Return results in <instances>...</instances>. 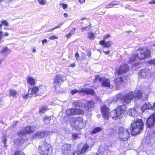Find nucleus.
<instances>
[{
	"mask_svg": "<svg viewBox=\"0 0 155 155\" xmlns=\"http://www.w3.org/2000/svg\"><path fill=\"white\" fill-rule=\"evenodd\" d=\"M149 64L155 65V59L150 61H149Z\"/></svg>",
	"mask_w": 155,
	"mask_h": 155,
	"instance_id": "50",
	"label": "nucleus"
},
{
	"mask_svg": "<svg viewBox=\"0 0 155 155\" xmlns=\"http://www.w3.org/2000/svg\"><path fill=\"white\" fill-rule=\"evenodd\" d=\"M115 85L116 89L119 90L123 85V80L121 77H119L115 80Z\"/></svg>",
	"mask_w": 155,
	"mask_h": 155,
	"instance_id": "22",
	"label": "nucleus"
},
{
	"mask_svg": "<svg viewBox=\"0 0 155 155\" xmlns=\"http://www.w3.org/2000/svg\"><path fill=\"white\" fill-rule=\"evenodd\" d=\"M137 52L139 58V60L147 58L150 55V51L146 47L139 48L137 50Z\"/></svg>",
	"mask_w": 155,
	"mask_h": 155,
	"instance_id": "7",
	"label": "nucleus"
},
{
	"mask_svg": "<svg viewBox=\"0 0 155 155\" xmlns=\"http://www.w3.org/2000/svg\"><path fill=\"white\" fill-rule=\"evenodd\" d=\"M147 125L149 128L155 127V113L152 114L149 117L147 120Z\"/></svg>",
	"mask_w": 155,
	"mask_h": 155,
	"instance_id": "13",
	"label": "nucleus"
},
{
	"mask_svg": "<svg viewBox=\"0 0 155 155\" xmlns=\"http://www.w3.org/2000/svg\"><path fill=\"white\" fill-rule=\"evenodd\" d=\"M75 65V64L74 63L71 64H70V67H74Z\"/></svg>",
	"mask_w": 155,
	"mask_h": 155,
	"instance_id": "59",
	"label": "nucleus"
},
{
	"mask_svg": "<svg viewBox=\"0 0 155 155\" xmlns=\"http://www.w3.org/2000/svg\"><path fill=\"white\" fill-rule=\"evenodd\" d=\"M83 110L77 108L69 109L66 111V114L68 115L77 114H82L84 113Z\"/></svg>",
	"mask_w": 155,
	"mask_h": 155,
	"instance_id": "10",
	"label": "nucleus"
},
{
	"mask_svg": "<svg viewBox=\"0 0 155 155\" xmlns=\"http://www.w3.org/2000/svg\"><path fill=\"white\" fill-rule=\"evenodd\" d=\"M128 70V67L127 64H124L121 65L117 70L116 73L117 74L121 75L126 73Z\"/></svg>",
	"mask_w": 155,
	"mask_h": 155,
	"instance_id": "16",
	"label": "nucleus"
},
{
	"mask_svg": "<svg viewBox=\"0 0 155 155\" xmlns=\"http://www.w3.org/2000/svg\"><path fill=\"white\" fill-rule=\"evenodd\" d=\"M71 144L65 143L62 146V152L64 155H70L71 153Z\"/></svg>",
	"mask_w": 155,
	"mask_h": 155,
	"instance_id": "17",
	"label": "nucleus"
},
{
	"mask_svg": "<svg viewBox=\"0 0 155 155\" xmlns=\"http://www.w3.org/2000/svg\"><path fill=\"white\" fill-rule=\"evenodd\" d=\"M70 123L73 127L78 130H81L86 125V124L84 122L83 118L81 117H73L71 120Z\"/></svg>",
	"mask_w": 155,
	"mask_h": 155,
	"instance_id": "3",
	"label": "nucleus"
},
{
	"mask_svg": "<svg viewBox=\"0 0 155 155\" xmlns=\"http://www.w3.org/2000/svg\"><path fill=\"white\" fill-rule=\"evenodd\" d=\"M51 132L48 131H37L35 134L32 135L33 139L37 138H43L51 135Z\"/></svg>",
	"mask_w": 155,
	"mask_h": 155,
	"instance_id": "9",
	"label": "nucleus"
},
{
	"mask_svg": "<svg viewBox=\"0 0 155 155\" xmlns=\"http://www.w3.org/2000/svg\"><path fill=\"white\" fill-rule=\"evenodd\" d=\"M102 78H101L99 76L97 75L95 76V80L98 81L99 82H101Z\"/></svg>",
	"mask_w": 155,
	"mask_h": 155,
	"instance_id": "45",
	"label": "nucleus"
},
{
	"mask_svg": "<svg viewBox=\"0 0 155 155\" xmlns=\"http://www.w3.org/2000/svg\"><path fill=\"white\" fill-rule=\"evenodd\" d=\"M14 155H25V154L22 152L18 151L15 152Z\"/></svg>",
	"mask_w": 155,
	"mask_h": 155,
	"instance_id": "44",
	"label": "nucleus"
},
{
	"mask_svg": "<svg viewBox=\"0 0 155 155\" xmlns=\"http://www.w3.org/2000/svg\"><path fill=\"white\" fill-rule=\"evenodd\" d=\"M3 25L7 26H8V23L7 20L3 21L0 24V27H1Z\"/></svg>",
	"mask_w": 155,
	"mask_h": 155,
	"instance_id": "40",
	"label": "nucleus"
},
{
	"mask_svg": "<svg viewBox=\"0 0 155 155\" xmlns=\"http://www.w3.org/2000/svg\"><path fill=\"white\" fill-rule=\"evenodd\" d=\"M53 30H54L53 28H49L48 29V30L46 31V32H50L51 31H52Z\"/></svg>",
	"mask_w": 155,
	"mask_h": 155,
	"instance_id": "53",
	"label": "nucleus"
},
{
	"mask_svg": "<svg viewBox=\"0 0 155 155\" xmlns=\"http://www.w3.org/2000/svg\"><path fill=\"white\" fill-rule=\"evenodd\" d=\"M27 81L28 83L31 85L35 84V79L33 78L30 76H29L28 77Z\"/></svg>",
	"mask_w": 155,
	"mask_h": 155,
	"instance_id": "31",
	"label": "nucleus"
},
{
	"mask_svg": "<svg viewBox=\"0 0 155 155\" xmlns=\"http://www.w3.org/2000/svg\"><path fill=\"white\" fill-rule=\"evenodd\" d=\"M60 5H61L62 6L63 8L64 9L68 7V5H67L64 4L63 3H62L61 4H60Z\"/></svg>",
	"mask_w": 155,
	"mask_h": 155,
	"instance_id": "49",
	"label": "nucleus"
},
{
	"mask_svg": "<svg viewBox=\"0 0 155 155\" xmlns=\"http://www.w3.org/2000/svg\"><path fill=\"white\" fill-rule=\"evenodd\" d=\"M51 118L49 117H44V121L45 123L48 124L49 123L51 120Z\"/></svg>",
	"mask_w": 155,
	"mask_h": 155,
	"instance_id": "39",
	"label": "nucleus"
},
{
	"mask_svg": "<svg viewBox=\"0 0 155 155\" xmlns=\"http://www.w3.org/2000/svg\"><path fill=\"white\" fill-rule=\"evenodd\" d=\"M36 127L35 126L28 127L21 130L18 133L20 136L24 135L27 133H30L35 131Z\"/></svg>",
	"mask_w": 155,
	"mask_h": 155,
	"instance_id": "15",
	"label": "nucleus"
},
{
	"mask_svg": "<svg viewBox=\"0 0 155 155\" xmlns=\"http://www.w3.org/2000/svg\"><path fill=\"white\" fill-rule=\"evenodd\" d=\"M9 35V34L7 32H5L4 34V35L5 36H8Z\"/></svg>",
	"mask_w": 155,
	"mask_h": 155,
	"instance_id": "63",
	"label": "nucleus"
},
{
	"mask_svg": "<svg viewBox=\"0 0 155 155\" xmlns=\"http://www.w3.org/2000/svg\"><path fill=\"white\" fill-rule=\"evenodd\" d=\"M64 80L63 76L61 74H58L55 76L53 82L54 87L55 90L59 87L61 84Z\"/></svg>",
	"mask_w": 155,
	"mask_h": 155,
	"instance_id": "8",
	"label": "nucleus"
},
{
	"mask_svg": "<svg viewBox=\"0 0 155 155\" xmlns=\"http://www.w3.org/2000/svg\"><path fill=\"white\" fill-rule=\"evenodd\" d=\"M87 35L88 38L91 40H94L95 38V34L92 31L88 32Z\"/></svg>",
	"mask_w": 155,
	"mask_h": 155,
	"instance_id": "33",
	"label": "nucleus"
},
{
	"mask_svg": "<svg viewBox=\"0 0 155 155\" xmlns=\"http://www.w3.org/2000/svg\"><path fill=\"white\" fill-rule=\"evenodd\" d=\"M101 85L103 86L110 87V80L107 78H102Z\"/></svg>",
	"mask_w": 155,
	"mask_h": 155,
	"instance_id": "26",
	"label": "nucleus"
},
{
	"mask_svg": "<svg viewBox=\"0 0 155 155\" xmlns=\"http://www.w3.org/2000/svg\"><path fill=\"white\" fill-rule=\"evenodd\" d=\"M140 78H149L151 76L152 74L150 70L145 69L140 71L138 73Z\"/></svg>",
	"mask_w": 155,
	"mask_h": 155,
	"instance_id": "14",
	"label": "nucleus"
},
{
	"mask_svg": "<svg viewBox=\"0 0 155 155\" xmlns=\"http://www.w3.org/2000/svg\"><path fill=\"white\" fill-rule=\"evenodd\" d=\"M102 130V128L100 127H97L95 128L93 130L92 133L93 134H95L98 132L101 131Z\"/></svg>",
	"mask_w": 155,
	"mask_h": 155,
	"instance_id": "38",
	"label": "nucleus"
},
{
	"mask_svg": "<svg viewBox=\"0 0 155 155\" xmlns=\"http://www.w3.org/2000/svg\"><path fill=\"white\" fill-rule=\"evenodd\" d=\"M104 52L106 54H108L110 53V51H104Z\"/></svg>",
	"mask_w": 155,
	"mask_h": 155,
	"instance_id": "54",
	"label": "nucleus"
},
{
	"mask_svg": "<svg viewBox=\"0 0 155 155\" xmlns=\"http://www.w3.org/2000/svg\"><path fill=\"white\" fill-rule=\"evenodd\" d=\"M94 106V102L92 101L87 102L85 105L84 108L86 110L91 111V108Z\"/></svg>",
	"mask_w": 155,
	"mask_h": 155,
	"instance_id": "25",
	"label": "nucleus"
},
{
	"mask_svg": "<svg viewBox=\"0 0 155 155\" xmlns=\"http://www.w3.org/2000/svg\"><path fill=\"white\" fill-rule=\"evenodd\" d=\"M9 95L17 97L18 95V92L14 89H10L9 90Z\"/></svg>",
	"mask_w": 155,
	"mask_h": 155,
	"instance_id": "28",
	"label": "nucleus"
},
{
	"mask_svg": "<svg viewBox=\"0 0 155 155\" xmlns=\"http://www.w3.org/2000/svg\"><path fill=\"white\" fill-rule=\"evenodd\" d=\"M36 51V50H35V48H33L32 49V52L34 53Z\"/></svg>",
	"mask_w": 155,
	"mask_h": 155,
	"instance_id": "61",
	"label": "nucleus"
},
{
	"mask_svg": "<svg viewBox=\"0 0 155 155\" xmlns=\"http://www.w3.org/2000/svg\"><path fill=\"white\" fill-rule=\"evenodd\" d=\"M135 98L139 99L142 98L143 100H146L148 98V96L140 91L136 90L134 93L133 92H130L123 96L122 101L127 104H128Z\"/></svg>",
	"mask_w": 155,
	"mask_h": 155,
	"instance_id": "1",
	"label": "nucleus"
},
{
	"mask_svg": "<svg viewBox=\"0 0 155 155\" xmlns=\"http://www.w3.org/2000/svg\"><path fill=\"white\" fill-rule=\"evenodd\" d=\"M18 122V121H15L13 123V125L12 126V127L13 126V127L14 126H16Z\"/></svg>",
	"mask_w": 155,
	"mask_h": 155,
	"instance_id": "55",
	"label": "nucleus"
},
{
	"mask_svg": "<svg viewBox=\"0 0 155 155\" xmlns=\"http://www.w3.org/2000/svg\"><path fill=\"white\" fill-rule=\"evenodd\" d=\"M58 37L55 35H52L49 37V39L51 40H54L55 39H58Z\"/></svg>",
	"mask_w": 155,
	"mask_h": 155,
	"instance_id": "48",
	"label": "nucleus"
},
{
	"mask_svg": "<svg viewBox=\"0 0 155 155\" xmlns=\"http://www.w3.org/2000/svg\"><path fill=\"white\" fill-rule=\"evenodd\" d=\"M82 91V88L79 90L75 89L72 90L71 91V93L72 95H74L77 93H78L80 94H82V92H81Z\"/></svg>",
	"mask_w": 155,
	"mask_h": 155,
	"instance_id": "34",
	"label": "nucleus"
},
{
	"mask_svg": "<svg viewBox=\"0 0 155 155\" xmlns=\"http://www.w3.org/2000/svg\"><path fill=\"white\" fill-rule=\"evenodd\" d=\"M99 43L100 45L103 46L104 47L107 48L110 47L113 44L112 41H109L107 42H106L105 40L101 41Z\"/></svg>",
	"mask_w": 155,
	"mask_h": 155,
	"instance_id": "23",
	"label": "nucleus"
},
{
	"mask_svg": "<svg viewBox=\"0 0 155 155\" xmlns=\"http://www.w3.org/2000/svg\"><path fill=\"white\" fill-rule=\"evenodd\" d=\"M47 42V40L46 39H45L43 40L42 41V45H44V44L45 43H46Z\"/></svg>",
	"mask_w": 155,
	"mask_h": 155,
	"instance_id": "52",
	"label": "nucleus"
},
{
	"mask_svg": "<svg viewBox=\"0 0 155 155\" xmlns=\"http://www.w3.org/2000/svg\"><path fill=\"white\" fill-rule=\"evenodd\" d=\"M60 28V27H59V26H58L55 27L53 28V30H54V29H56L57 28Z\"/></svg>",
	"mask_w": 155,
	"mask_h": 155,
	"instance_id": "64",
	"label": "nucleus"
},
{
	"mask_svg": "<svg viewBox=\"0 0 155 155\" xmlns=\"http://www.w3.org/2000/svg\"><path fill=\"white\" fill-rule=\"evenodd\" d=\"M38 150L41 155H48L52 152L51 146L46 141H43L39 147Z\"/></svg>",
	"mask_w": 155,
	"mask_h": 155,
	"instance_id": "5",
	"label": "nucleus"
},
{
	"mask_svg": "<svg viewBox=\"0 0 155 155\" xmlns=\"http://www.w3.org/2000/svg\"><path fill=\"white\" fill-rule=\"evenodd\" d=\"M2 39V33L0 31V43L3 42V40Z\"/></svg>",
	"mask_w": 155,
	"mask_h": 155,
	"instance_id": "47",
	"label": "nucleus"
},
{
	"mask_svg": "<svg viewBox=\"0 0 155 155\" xmlns=\"http://www.w3.org/2000/svg\"><path fill=\"white\" fill-rule=\"evenodd\" d=\"M143 127V123L141 119H135L132 122L130 127L131 133L135 135L140 133Z\"/></svg>",
	"mask_w": 155,
	"mask_h": 155,
	"instance_id": "2",
	"label": "nucleus"
},
{
	"mask_svg": "<svg viewBox=\"0 0 155 155\" xmlns=\"http://www.w3.org/2000/svg\"><path fill=\"white\" fill-rule=\"evenodd\" d=\"M91 25H89L87 26L86 27H83L81 28V31L82 32H84L85 31H87L89 30L91 27Z\"/></svg>",
	"mask_w": 155,
	"mask_h": 155,
	"instance_id": "36",
	"label": "nucleus"
},
{
	"mask_svg": "<svg viewBox=\"0 0 155 155\" xmlns=\"http://www.w3.org/2000/svg\"><path fill=\"white\" fill-rule=\"evenodd\" d=\"M75 57L76 59L78 58L79 57V54H78V53H77L75 54Z\"/></svg>",
	"mask_w": 155,
	"mask_h": 155,
	"instance_id": "57",
	"label": "nucleus"
},
{
	"mask_svg": "<svg viewBox=\"0 0 155 155\" xmlns=\"http://www.w3.org/2000/svg\"><path fill=\"white\" fill-rule=\"evenodd\" d=\"M80 134H79L74 133L72 134V137L74 140L77 139L80 137Z\"/></svg>",
	"mask_w": 155,
	"mask_h": 155,
	"instance_id": "37",
	"label": "nucleus"
},
{
	"mask_svg": "<svg viewBox=\"0 0 155 155\" xmlns=\"http://www.w3.org/2000/svg\"><path fill=\"white\" fill-rule=\"evenodd\" d=\"M11 50L8 48L7 47L4 48L0 51V53L2 54H4V53L8 54L10 52Z\"/></svg>",
	"mask_w": 155,
	"mask_h": 155,
	"instance_id": "32",
	"label": "nucleus"
},
{
	"mask_svg": "<svg viewBox=\"0 0 155 155\" xmlns=\"http://www.w3.org/2000/svg\"><path fill=\"white\" fill-rule=\"evenodd\" d=\"M31 95H29L28 94H26L23 96V97L24 99H27L31 97Z\"/></svg>",
	"mask_w": 155,
	"mask_h": 155,
	"instance_id": "46",
	"label": "nucleus"
},
{
	"mask_svg": "<svg viewBox=\"0 0 155 155\" xmlns=\"http://www.w3.org/2000/svg\"><path fill=\"white\" fill-rule=\"evenodd\" d=\"M113 4L110 5H109L108 7H107V8H110L112 7L113 6Z\"/></svg>",
	"mask_w": 155,
	"mask_h": 155,
	"instance_id": "62",
	"label": "nucleus"
},
{
	"mask_svg": "<svg viewBox=\"0 0 155 155\" xmlns=\"http://www.w3.org/2000/svg\"><path fill=\"white\" fill-rule=\"evenodd\" d=\"M39 91V88L38 87L34 86L28 89V94L30 95L36 96L38 95Z\"/></svg>",
	"mask_w": 155,
	"mask_h": 155,
	"instance_id": "19",
	"label": "nucleus"
},
{
	"mask_svg": "<svg viewBox=\"0 0 155 155\" xmlns=\"http://www.w3.org/2000/svg\"><path fill=\"white\" fill-rule=\"evenodd\" d=\"M117 112V119H120L122 118L124 114V113L126 110V108L124 105L119 106L115 109Z\"/></svg>",
	"mask_w": 155,
	"mask_h": 155,
	"instance_id": "11",
	"label": "nucleus"
},
{
	"mask_svg": "<svg viewBox=\"0 0 155 155\" xmlns=\"http://www.w3.org/2000/svg\"><path fill=\"white\" fill-rule=\"evenodd\" d=\"M7 141V139L6 137L5 136L3 137L2 141L4 143V146L5 147H6L7 146V145L6 144Z\"/></svg>",
	"mask_w": 155,
	"mask_h": 155,
	"instance_id": "43",
	"label": "nucleus"
},
{
	"mask_svg": "<svg viewBox=\"0 0 155 155\" xmlns=\"http://www.w3.org/2000/svg\"><path fill=\"white\" fill-rule=\"evenodd\" d=\"M128 114L130 116L134 117H137L139 115L137 110L134 108L130 109L128 112Z\"/></svg>",
	"mask_w": 155,
	"mask_h": 155,
	"instance_id": "24",
	"label": "nucleus"
},
{
	"mask_svg": "<svg viewBox=\"0 0 155 155\" xmlns=\"http://www.w3.org/2000/svg\"><path fill=\"white\" fill-rule=\"evenodd\" d=\"M82 94H90L91 95H94L95 93L94 91L91 89H82Z\"/></svg>",
	"mask_w": 155,
	"mask_h": 155,
	"instance_id": "27",
	"label": "nucleus"
},
{
	"mask_svg": "<svg viewBox=\"0 0 155 155\" xmlns=\"http://www.w3.org/2000/svg\"><path fill=\"white\" fill-rule=\"evenodd\" d=\"M123 96L121 94H118L117 95L112 99V101H113L114 102H117V101H120L121 100H122Z\"/></svg>",
	"mask_w": 155,
	"mask_h": 155,
	"instance_id": "30",
	"label": "nucleus"
},
{
	"mask_svg": "<svg viewBox=\"0 0 155 155\" xmlns=\"http://www.w3.org/2000/svg\"><path fill=\"white\" fill-rule=\"evenodd\" d=\"M155 136V134L154 133L152 134L151 135L149 134V135L147 136L144 139L145 144H149V145H150V144L151 145L153 144L154 142V137Z\"/></svg>",
	"mask_w": 155,
	"mask_h": 155,
	"instance_id": "18",
	"label": "nucleus"
},
{
	"mask_svg": "<svg viewBox=\"0 0 155 155\" xmlns=\"http://www.w3.org/2000/svg\"><path fill=\"white\" fill-rule=\"evenodd\" d=\"M104 151V149L102 146H100L98 151L96 153H92L89 155H103Z\"/></svg>",
	"mask_w": 155,
	"mask_h": 155,
	"instance_id": "29",
	"label": "nucleus"
},
{
	"mask_svg": "<svg viewBox=\"0 0 155 155\" xmlns=\"http://www.w3.org/2000/svg\"><path fill=\"white\" fill-rule=\"evenodd\" d=\"M109 109L107 107H106L105 105H104L101 108V111L102 113L104 119L108 120L110 116L115 120L117 119V112L115 109L111 112L109 114Z\"/></svg>",
	"mask_w": 155,
	"mask_h": 155,
	"instance_id": "4",
	"label": "nucleus"
},
{
	"mask_svg": "<svg viewBox=\"0 0 155 155\" xmlns=\"http://www.w3.org/2000/svg\"><path fill=\"white\" fill-rule=\"evenodd\" d=\"M64 16L65 17V18H67L68 17V14L67 13H64Z\"/></svg>",
	"mask_w": 155,
	"mask_h": 155,
	"instance_id": "58",
	"label": "nucleus"
},
{
	"mask_svg": "<svg viewBox=\"0 0 155 155\" xmlns=\"http://www.w3.org/2000/svg\"><path fill=\"white\" fill-rule=\"evenodd\" d=\"M141 109L143 112H144L146 109H155V102L152 104H150L149 103L146 102L143 105Z\"/></svg>",
	"mask_w": 155,
	"mask_h": 155,
	"instance_id": "21",
	"label": "nucleus"
},
{
	"mask_svg": "<svg viewBox=\"0 0 155 155\" xmlns=\"http://www.w3.org/2000/svg\"><path fill=\"white\" fill-rule=\"evenodd\" d=\"M150 4H155V0H153L149 2Z\"/></svg>",
	"mask_w": 155,
	"mask_h": 155,
	"instance_id": "56",
	"label": "nucleus"
},
{
	"mask_svg": "<svg viewBox=\"0 0 155 155\" xmlns=\"http://www.w3.org/2000/svg\"><path fill=\"white\" fill-rule=\"evenodd\" d=\"M80 3H82L85 2V0H78Z\"/></svg>",
	"mask_w": 155,
	"mask_h": 155,
	"instance_id": "60",
	"label": "nucleus"
},
{
	"mask_svg": "<svg viewBox=\"0 0 155 155\" xmlns=\"http://www.w3.org/2000/svg\"><path fill=\"white\" fill-rule=\"evenodd\" d=\"M110 35L108 34H106L104 36V39H106L108 38H109L110 37Z\"/></svg>",
	"mask_w": 155,
	"mask_h": 155,
	"instance_id": "51",
	"label": "nucleus"
},
{
	"mask_svg": "<svg viewBox=\"0 0 155 155\" xmlns=\"http://www.w3.org/2000/svg\"><path fill=\"white\" fill-rule=\"evenodd\" d=\"M38 2L39 4L41 5H45L47 3L46 0H38Z\"/></svg>",
	"mask_w": 155,
	"mask_h": 155,
	"instance_id": "41",
	"label": "nucleus"
},
{
	"mask_svg": "<svg viewBox=\"0 0 155 155\" xmlns=\"http://www.w3.org/2000/svg\"><path fill=\"white\" fill-rule=\"evenodd\" d=\"M138 60H139V58L136 52L129 56L127 62L128 63L131 64L134 61Z\"/></svg>",
	"mask_w": 155,
	"mask_h": 155,
	"instance_id": "20",
	"label": "nucleus"
},
{
	"mask_svg": "<svg viewBox=\"0 0 155 155\" xmlns=\"http://www.w3.org/2000/svg\"><path fill=\"white\" fill-rule=\"evenodd\" d=\"M129 130L122 127L119 129V139L122 141H126L129 137L130 132Z\"/></svg>",
	"mask_w": 155,
	"mask_h": 155,
	"instance_id": "6",
	"label": "nucleus"
},
{
	"mask_svg": "<svg viewBox=\"0 0 155 155\" xmlns=\"http://www.w3.org/2000/svg\"><path fill=\"white\" fill-rule=\"evenodd\" d=\"M47 107H41L39 109V111L41 113H43L47 109Z\"/></svg>",
	"mask_w": 155,
	"mask_h": 155,
	"instance_id": "42",
	"label": "nucleus"
},
{
	"mask_svg": "<svg viewBox=\"0 0 155 155\" xmlns=\"http://www.w3.org/2000/svg\"><path fill=\"white\" fill-rule=\"evenodd\" d=\"M89 147L88 145L86 143L84 144L81 148L78 147V151L74 152L73 155H83Z\"/></svg>",
	"mask_w": 155,
	"mask_h": 155,
	"instance_id": "12",
	"label": "nucleus"
},
{
	"mask_svg": "<svg viewBox=\"0 0 155 155\" xmlns=\"http://www.w3.org/2000/svg\"><path fill=\"white\" fill-rule=\"evenodd\" d=\"M75 30V28L73 29L67 35H66V37L68 38H70L72 35H73Z\"/></svg>",
	"mask_w": 155,
	"mask_h": 155,
	"instance_id": "35",
	"label": "nucleus"
}]
</instances>
